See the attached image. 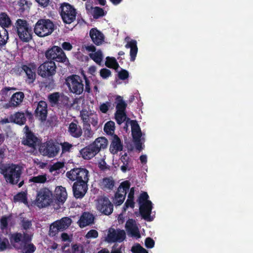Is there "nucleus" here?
<instances>
[{
    "label": "nucleus",
    "instance_id": "nucleus-1",
    "mask_svg": "<svg viewBox=\"0 0 253 253\" xmlns=\"http://www.w3.org/2000/svg\"><path fill=\"white\" fill-rule=\"evenodd\" d=\"M33 235L26 232H14L9 236L11 245L17 250H21L23 253H34L36 246L31 242Z\"/></svg>",
    "mask_w": 253,
    "mask_h": 253
},
{
    "label": "nucleus",
    "instance_id": "nucleus-2",
    "mask_svg": "<svg viewBox=\"0 0 253 253\" xmlns=\"http://www.w3.org/2000/svg\"><path fill=\"white\" fill-rule=\"evenodd\" d=\"M108 146V140L105 137H99L90 144L82 148L80 155L84 160H89L95 157L99 152Z\"/></svg>",
    "mask_w": 253,
    "mask_h": 253
},
{
    "label": "nucleus",
    "instance_id": "nucleus-3",
    "mask_svg": "<svg viewBox=\"0 0 253 253\" xmlns=\"http://www.w3.org/2000/svg\"><path fill=\"white\" fill-rule=\"evenodd\" d=\"M0 172L5 178L6 181L11 184H16L20 180L22 174L20 167L13 164L0 165Z\"/></svg>",
    "mask_w": 253,
    "mask_h": 253
},
{
    "label": "nucleus",
    "instance_id": "nucleus-4",
    "mask_svg": "<svg viewBox=\"0 0 253 253\" xmlns=\"http://www.w3.org/2000/svg\"><path fill=\"white\" fill-rule=\"evenodd\" d=\"M13 30L23 42H28L33 38L32 28L26 20L18 19L13 27Z\"/></svg>",
    "mask_w": 253,
    "mask_h": 253
},
{
    "label": "nucleus",
    "instance_id": "nucleus-5",
    "mask_svg": "<svg viewBox=\"0 0 253 253\" xmlns=\"http://www.w3.org/2000/svg\"><path fill=\"white\" fill-rule=\"evenodd\" d=\"M45 56L49 61L62 63L68 67L70 65L65 53L58 46L54 45L48 48L45 52Z\"/></svg>",
    "mask_w": 253,
    "mask_h": 253
},
{
    "label": "nucleus",
    "instance_id": "nucleus-6",
    "mask_svg": "<svg viewBox=\"0 0 253 253\" xmlns=\"http://www.w3.org/2000/svg\"><path fill=\"white\" fill-rule=\"evenodd\" d=\"M55 29L53 22L48 19H40L35 24L34 31L39 37L51 35Z\"/></svg>",
    "mask_w": 253,
    "mask_h": 253
},
{
    "label": "nucleus",
    "instance_id": "nucleus-7",
    "mask_svg": "<svg viewBox=\"0 0 253 253\" xmlns=\"http://www.w3.org/2000/svg\"><path fill=\"white\" fill-rule=\"evenodd\" d=\"M39 150L42 156L52 158L58 155L60 147L58 142L50 139L43 143L41 142Z\"/></svg>",
    "mask_w": 253,
    "mask_h": 253
},
{
    "label": "nucleus",
    "instance_id": "nucleus-8",
    "mask_svg": "<svg viewBox=\"0 0 253 253\" xmlns=\"http://www.w3.org/2000/svg\"><path fill=\"white\" fill-rule=\"evenodd\" d=\"M66 175L72 181L85 183L88 182L89 173V171L84 168H75L67 171Z\"/></svg>",
    "mask_w": 253,
    "mask_h": 253
},
{
    "label": "nucleus",
    "instance_id": "nucleus-9",
    "mask_svg": "<svg viewBox=\"0 0 253 253\" xmlns=\"http://www.w3.org/2000/svg\"><path fill=\"white\" fill-rule=\"evenodd\" d=\"M81 78L77 75H72L67 78L66 84L70 92L81 95L84 90V84Z\"/></svg>",
    "mask_w": 253,
    "mask_h": 253
},
{
    "label": "nucleus",
    "instance_id": "nucleus-10",
    "mask_svg": "<svg viewBox=\"0 0 253 253\" xmlns=\"http://www.w3.org/2000/svg\"><path fill=\"white\" fill-rule=\"evenodd\" d=\"M53 194L47 188H41L37 193L35 203L40 208L49 206L53 202Z\"/></svg>",
    "mask_w": 253,
    "mask_h": 253
},
{
    "label": "nucleus",
    "instance_id": "nucleus-11",
    "mask_svg": "<svg viewBox=\"0 0 253 253\" xmlns=\"http://www.w3.org/2000/svg\"><path fill=\"white\" fill-rule=\"evenodd\" d=\"M60 9V15L64 23L69 24L76 20L77 12L73 5L64 2L61 4Z\"/></svg>",
    "mask_w": 253,
    "mask_h": 253
},
{
    "label": "nucleus",
    "instance_id": "nucleus-12",
    "mask_svg": "<svg viewBox=\"0 0 253 253\" xmlns=\"http://www.w3.org/2000/svg\"><path fill=\"white\" fill-rule=\"evenodd\" d=\"M23 130L25 137H24L22 140V144L33 149H36L37 146H40L42 142L41 139L37 137L34 133L30 129L28 126H25Z\"/></svg>",
    "mask_w": 253,
    "mask_h": 253
},
{
    "label": "nucleus",
    "instance_id": "nucleus-13",
    "mask_svg": "<svg viewBox=\"0 0 253 253\" xmlns=\"http://www.w3.org/2000/svg\"><path fill=\"white\" fill-rule=\"evenodd\" d=\"M130 186V182L128 180L121 183L113 199V202L116 206H120L123 203Z\"/></svg>",
    "mask_w": 253,
    "mask_h": 253
},
{
    "label": "nucleus",
    "instance_id": "nucleus-14",
    "mask_svg": "<svg viewBox=\"0 0 253 253\" xmlns=\"http://www.w3.org/2000/svg\"><path fill=\"white\" fill-rule=\"evenodd\" d=\"M56 66L54 61H46L38 68V74L42 78L53 76L56 73Z\"/></svg>",
    "mask_w": 253,
    "mask_h": 253
},
{
    "label": "nucleus",
    "instance_id": "nucleus-15",
    "mask_svg": "<svg viewBox=\"0 0 253 253\" xmlns=\"http://www.w3.org/2000/svg\"><path fill=\"white\" fill-rule=\"evenodd\" d=\"M126 238V234L124 230H117V231L112 228L108 230V233L106 238V241L108 243H121Z\"/></svg>",
    "mask_w": 253,
    "mask_h": 253
},
{
    "label": "nucleus",
    "instance_id": "nucleus-16",
    "mask_svg": "<svg viewBox=\"0 0 253 253\" xmlns=\"http://www.w3.org/2000/svg\"><path fill=\"white\" fill-rule=\"evenodd\" d=\"M96 207L97 209L104 215H109L113 211V205L106 197H101L98 200Z\"/></svg>",
    "mask_w": 253,
    "mask_h": 253
},
{
    "label": "nucleus",
    "instance_id": "nucleus-17",
    "mask_svg": "<svg viewBox=\"0 0 253 253\" xmlns=\"http://www.w3.org/2000/svg\"><path fill=\"white\" fill-rule=\"evenodd\" d=\"M24 98L25 94L23 92H16L11 95L8 101L4 105V107L5 109H13L19 107L22 104Z\"/></svg>",
    "mask_w": 253,
    "mask_h": 253
},
{
    "label": "nucleus",
    "instance_id": "nucleus-18",
    "mask_svg": "<svg viewBox=\"0 0 253 253\" xmlns=\"http://www.w3.org/2000/svg\"><path fill=\"white\" fill-rule=\"evenodd\" d=\"M47 104L44 101H40L35 111V115L36 118L43 122L46 121L47 117Z\"/></svg>",
    "mask_w": 253,
    "mask_h": 253
},
{
    "label": "nucleus",
    "instance_id": "nucleus-19",
    "mask_svg": "<svg viewBox=\"0 0 253 253\" xmlns=\"http://www.w3.org/2000/svg\"><path fill=\"white\" fill-rule=\"evenodd\" d=\"M36 67L34 63H29L28 65H23V71L26 75V82L28 84H33L36 80Z\"/></svg>",
    "mask_w": 253,
    "mask_h": 253
},
{
    "label": "nucleus",
    "instance_id": "nucleus-20",
    "mask_svg": "<svg viewBox=\"0 0 253 253\" xmlns=\"http://www.w3.org/2000/svg\"><path fill=\"white\" fill-rule=\"evenodd\" d=\"M87 183L74 182L73 185V192L74 197L77 199H82L86 193L88 187Z\"/></svg>",
    "mask_w": 253,
    "mask_h": 253
},
{
    "label": "nucleus",
    "instance_id": "nucleus-21",
    "mask_svg": "<svg viewBox=\"0 0 253 253\" xmlns=\"http://www.w3.org/2000/svg\"><path fill=\"white\" fill-rule=\"evenodd\" d=\"M152 210V203L151 201H147L146 203L140 205L139 212L143 218L147 221H152L150 215Z\"/></svg>",
    "mask_w": 253,
    "mask_h": 253
},
{
    "label": "nucleus",
    "instance_id": "nucleus-22",
    "mask_svg": "<svg viewBox=\"0 0 253 253\" xmlns=\"http://www.w3.org/2000/svg\"><path fill=\"white\" fill-rule=\"evenodd\" d=\"M129 40L130 38L128 37L125 38V41L127 42V43L125 45V47L130 48V61L133 62L135 60L138 52V47L136 40H130V41H129Z\"/></svg>",
    "mask_w": 253,
    "mask_h": 253
},
{
    "label": "nucleus",
    "instance_id": "nucleus-23",
    "mask_svg": "<svg viewBox=\"0 0 253 253\" xmlns=\"http://www.w3.org/2000/svg\"><path fill=\"white\" fill-rule=\"evenodd\" d=\"M126 229L127 232L130 233L132 236L137 238L140 237L139 229L136 225L135 220L133 219H129L126 222L125 225Z\"/></svg>",
    "mask_w": 253,
    "mask_h": 253
},
{
    "label": "nucleus",
    "instance_id": "nucleus-24",
    "mask_svg": "<svg viewBox=\"0 0 253 253\" xmlns=\"http://www.w3.org/2000/svg\"><path fill=\"white\" fill-rule=\"evenodd\" d=\"M89 36L92 42L96 45H101L104 41L103 34L96 28L90 29Z\"/></svg>",
    "mask_w": 253,
    "mask_h": 253
},
{
    "label": "nucleus",
    "instance_id": "nucleus-25",
    "mask_svg": "<svg viewBox=\"0 0 253 253\" xmlns=\"http://www.w3.org/2000/svg\"><path fill=\"white\" fill-rule=\"evenodd\" d=\"M68 131L69 134L74 138H79L83 134V130L81 126L78 124V122H71L68 126Z\"/></svg>",
    "mask_w": 253,
    "mask_h": 253
},
{
    "label": "nucleus",
    "instance_id": "nucleus-26",
    "mask_svg": "<svg viewBox=\"0 0 253 253\" xmlns=\"http://www.w3.org/2000/svg\"><path fill=\"white\" fill-rule=\"evenodd\" d=\"M94 219V217L92 213L89 212H84L79 221V226L81 228L84 227L93 223Z\"/></svg>",
    "mask_w": 253,
    "mask_h": 253
},
{
    "label": "nucleus",
    "instance_id": "nucleus-27",
    "mask_svg": "<svg viewBox=\"0 0 253 253\" xmlns=\"http://www.w3.org/2000/svg\"><path fill=\"white\" fill-rule=\"evenodd\" d=\"M112 137V142L110 147V151L115 153L122 151L123 146L120 138L116 134H113Z\"/></svg>",
    "mask_w": 253,
    "mask_h": 253
},
{
    "label": "nucleus",
    "instance_id": "nucleus-28",
    "mask_svg": "<svg viewBox=\"0 0 253 253\" xmlns=\"http://www.w3.org/2000/svg\"><path fill=\"white\" fill-rule=\"evenodd\" d=\"M55 200L59 203H63L67 197V193L65 187L59 186L55 188Z\"/></svg>",
    "mask_w": 253,
    "mask_h": 253
},
{
    "label": "nucleus",
    "instance_id": "nucleus-29",
    "mask_svg": "<svg viewBox=\"0 0 253 253\" xmlns=\"http://www.w3.org/2000/svg\"><path fill=\"white\" fill-rule=\"evenodd\" d=\"M11 118L12 119V123L19 126L25 125L27 121L26 115L23 112H17L11 115Z\"/></svg>",
    "mask_w": 253,
    "mask_h": 253
},
{
    "label": "nucleus",
    "instance_id": "nucleus-30",
    "mask_svg": "<svg viewBox=\"0 0 253 253\" xmlns=\"http://www.w3.org/2000/svg\"><path fill=\"white\" fill-rule=\"evenodd\" d=\"M88 13H90L94 19H97L105 16L106 12L103 8L98 6H91L90 8L86 7Z\"/></svg>",
    "mask_w": 253,
    "mask_h": 253
},
{
    "label": "nucleus",
    "instance_id": "nucleus-31",
    "mask_svg": "<svg viewBox=\"0 0 253 253\" xmlns=\"http://www.w3.org/2000/svg\"><path fill=\"white\" fill-rule=\"evenodd\" d=\"M99 186L103 190H112L115 185V181L112 177H104L99 182Z\"/></svg>",
    "mask_w": 253,
    "mask_h": 253
},
{
    "label": "nucleus",
    "instance_id": "nucleus-32",
    "mask_svg": "<svg viewBox=\"0 0 253 253\" xmlns=\"http://www.w3.org/2000/svg\"><path fill=\"white\" fill-rule=\"evenodd\" d=\"M11 23V20L6 13L1 12L0 13V25L2 27V30L9 27Z\"/></svg>",
    "mask_w": 253,
    "mask_h": 253
},
{
    "label": "nucleus",
    "instance_id": "nucleus-33",
    "mask_svg": "<svg viewBox=\"0 0 253 253\" xmlns=\"http://www.w3.org/2000/svg\"><path fill=\"white\" fill-rule=\"evenodd\" d=\"M17 88L14 87L5 86L0 90V100L5 101L9 98L11 92L10 91L16 90Z\"/></svg>",
    "mask_w": 253,
    "mask_h": 253
},
{
    "label": "nucleus",
    "instance_id": "nucleus-34",
    "mask_svg": "<svg viewBox=\"0 0 253 253\" xmlns=\"http://www.w3.org/2000/svg\"><path fill=\"white\" fill-rule=\"evenodd\" d=\"M55 222L60 231H62L71 225L72 220L69 217H65L61 218L59 220L56 221Z\"/></svg>",
    "mask_w": 253,
    "mask_h": 253
},
{
    "label": "nucleus",
    "instance_id": "nucleus-35",
    "mask_svg": "<svg viewBox=\"0 0 253 253\" xmlns=\"http://www.w3.org/2000/svg\"><path fill=\"white\" fill-rule=\"evenodd\" d=\"M117 105L116 106V112H126L127 104L123 100V97L117 95L115 99Z\"/></svg>",
    "mask_w": 253,
    "mask_h": 253
},
{
    "label": "nucleus",
    "instance_id": "nucleus-36",
    "mask_svg": "<svg viewBox=\"0 0 253 253\" xmlns=\"http://www.w3.org/2000/svg\"><path fill=\"white\" fill-rule=\"evenodd\" d=\"M120 160L123 165L121 167V169L123 172H126L127 170H130L129 168V164L131 161V159L128 156L126 153L123 155Z\"/></svg>",
    "mask_w": 253,
    "mask_h": 253
},
{
    "label": "nucleus",
    "instance_id": "nucleus-37",
    "mask_svg": "<svg viewBox=\"0 0 253 253\" xmlns=\"http://www.w3.org/2000/svg\"><path fill=\"white\" fill-rule=\"evenodd\" d=\"M61 93L55 92L49 94L47 96V99L50 103L51 106L54 107L58 106L60 99Z\"/></svg>",
    "mask_w": 253,
    "mask_h": 253
},
{
    "label": "nucleus",
    "instance_id": "nucleus-38",
    "mask_svg": "<svg viewBox=\"0 0 253 253\" xmlns=\"http://www.w3.org/2000/svg\"><path fill=\"white\" fill-rule=\"evenodd\" d=\"M13 202L14 203L20 202L24 203L25 205L28 204V199L27 193L25 192H20L13 197Z\"/></svg>",
    "mask_w": 253,
    "mask_h": 253
},
{
    "label": "nucleus",
    "instance_id": "nucleus-39",
    "mask_svg": "<svg viewBox=\"0 0 253 253\" xmlns=\"http://www.w3.org/2000/svg\"><path fill=\"white\" fill-rule=\"evenodd\" d=\"M70 105V101L69 97L63 93H61L57 107L58 108H65L68 107Z\"/></svg>",
    "mask_w": 253,
    "mask_h": 253
},
{
    "label": "nucleus",
    "instance_id": "nucleus-40",
    "mask_svg": "<svg viewBox=\"0 0 253 253\" xmlns=\"http://www.w3.org/2000/svg\"><path fill=\"white\" fill-rule=\"evenodd\" d=\"M47 181V175L44 173L42 175H38L37 176H34L29 179V181L34 183H44Z\"/></svg>",
    "mask_w": 253,
    "mask_h": 253
},
{
    "label": "nucleus",
    "instance_id": "nucleus-41",
    "mask_svg": "<svg viewBox=\"0 0 253 253\" xmlns=\"http://www.w3.org/2000/svg\"><path fill=\"white\" fill-rule=\"evenodd\" d=\"M115 126V123L113 121H110L107 122L104 127V131L109 135L113 136L114 134Z\"/></svg>",
    "mask_w": 253,
    "mask_h": 253
},
{
    "label": "nucleus",
    "instance_id": "nucleus-42",
    "mask_svg": "<svg viewBox=\"0 0 253 253\" xmlns=\"http://www.w3.org/2000/svg\"><path fill=\"white\" fill-rule=\"evenodd\" d=\"M8 39V31L6 29L0 30V49L7 43Z\"/></svg>",
    "mask_w": 253,
    "mask_h": 253
},
{
    "label": "nucleus",
    "instance_id": "nucleus-43",
    "mask_svg": "<svg viewBox=\"0 0 253 253\" xmlns=\"http://www.w3.org/2000/svg\"><path fill=\"white\" fill-rule=\"evenodd\" d=\"M105 65L109 68H113L115 70H117L119 67V65L115 58L110 57L106 58Z\"/></svg>",
    "mask_w": 253,
    "mask_h": 253
},
{
    "label": "nucleus",
    "instance_id": "nucleus-44",
    "mask_svg": "<svg viewBox=\"0 0 253 253\" xmlns=\"http://www.w3.org/2000/svg\"><path fill=\"white\" fill-rule=\"evenodd\" d=\"M89 56L97 64H100L103 59V54L100 50H98L94 53H89Z\"/></svg>",
    "mask_w": 253,
    "mask_h": 253
},
{
    "label": "nucleus",
    "instance_id": "nucleus-45",
    "mask_svg": "<svg viewBox=\"0 0 253 253\" xmlns=\"http://www.w3.org/2000/svg\"><path fill=\"white\" fill-rule=\"evenodd\" d=\"M45 78V80L42 82L43 86L48 89L51 90L53 89L55 86V84L52 76Z\"/></svg>",
    "mask_w": 253,
    "mask_h": 253
},
{
    "label": "nucleus",
    "instance_id": "nucleus-46",
    "mask_svg": "<svg viewBox=\"0 0 253 253\" xmlns=\"http://www.w3.org/2000/svg\"><path fill=\"white\" fill-rule=\"evenodd\" d=\"M115 117L117 124L119 125L122 124L126 121V119L129 120V118L126 117V112H116Z\"/></svg>",
    "mask_w": 253,
    "mask_h": 253
},
{
    "label": "nucleus",
    "instance_id": "nucleus-47",
    "mask_svg": "<svg viewBox=\"0 0 253 253\" xmlns=\"http://www.w3.org/2000/svg\"><path fill=\"white\" fill-rule=\"evenodd\" d=\"M12 217L11 214L8 216L3 215L0 219V228L1 230L7 229L8 228V221Z\"/></svg>",
    "mask_w": 253,
    "mask_h": 253
},
{
    "label": "nucleus",
    "instance_id": "nucleus-48",
    "mask_svg": "<svg viewBox=\"0 0 253 253\" xmlns=\"http://www.w3.org/2000/svg\"><path fill=\"white\" fill-rule=\"evenodd\" d=\"M93 134L91 129L90 125L84 126V136L86 140H88L91 138Z\"/></svg>",
    "mask_w": 253,
    "mask_h": 253
},
{
    "label": "nucleus",
    "instance_id": "nucleus-49",
    "mask_svg": "<svg viewBox=\"0 0 253 253\" xmlns=\"http://www.w3.org/2000/svg\"><path fill=\"white\" fill-rule=\"evenodd\" d=\"M59 144V147L61 146L62 150V154L67 152H70L73 147V145L68 142H61Z\"/></svg>",
    "mask_w": 253,
    "mask_h": 253
},
{
    "label": "nucleus",
    "instance_id": "nucleus-50",
    "mask_svg": "<svg viewBox=\"0 0 253 253\" xmlns=\"http://www.w3.org/2000/svg\"><path fill=\"white\" fill-rule=\"evenodd\" d=\"M80 117L83 122V126L90 125L89 123L90 117H89L88 113L87 111L82 110L81 111Z\"/></svg>",
    "mask_w": 253,
    "mask_h": 253
},
{
    "label": "nucleus",
    "instance_id": "nucleus-51",
    "mask_svg": "<svg viewBox=\"0 0 253 253\" xmlns=\"http://www.w3.org/2000/svg\"><path fill=\"white\" fill-rule=\"evenodd\" d=\"M59 231H61L56 224V222L55 221L50 226L49 235L51 237H54L56 236Z\"/></svg>",
    "mask_w": 253,
    "mask_h": 253
},
{
    "label": "nucleus",
    "instance_id": "nucleus-52",
    "mask_svg": "<svg viewBox=\"0 0 253 253\" xmlns=\"http://www.w3.org/2000/svg\"><path fill=\"white\" fill-rule=\"evenodd\" d=\"M20 225L21 227L25 230H27L31 228L32 226V221L30 220L27 219L26 218H21Z\"/></svg>",
    "mask_w": 253,
    "mask_h": 253
},
{
    "label": "nucleus",
    "instance_id": "nucleus-53",
    "mask_svg": "<svg viewBox=\"0 0 253 253\" xmlns=\"http://www.w3.org/2000/svg\"><path fill=\"white\" fill-rule=\"evenodd\" d=\"M9 246V243L8 239L4 237L1 239L0 237V251H5Z\"/></svg>",
    "mask_w": 253,
    "mask_h": 253
},
{
    "label": "nucleus",
    "instance_id": "nucleus-54",
    "mask_svg": "<svg viewBox=\"0 0 253 253\" xmlns=\"http://www.w3.org/2000/svg\"><path fill=\"white\" fill-rule=\"evenodd\" d=\"M149 196L146 192H143L141 194H140L138 199V202L139 205L143 204V203H146L147 201H150L148 200Z\"/></svg>",
    "mask_w": 253,
    "mask_h": 253
},
{
    "label": "nucleus",
    "instance_id": "nucleus-55",
    "mask_svg": "<svg viewBox=\"0 0 253 253\" xmlns=\"http://www.w3.org/2000/svg\"><path fill=\"white\" fill-rule=\"evenodd\" d=\"M100 75L104 79H107L111 75V72L106 68H103L100 70Z\"/></svg>",
    "mask_w": 253,
    "mask_h": 253
},
{
    "label": "nucleus",
    "instance_id": "nucleus-56",
    "mask_svg": "<svg viewBox=\"0 0 253 253\" xmlns=\"http://www.w3.org/2000/svg\"><path fill=\"white\" fill-rule=\"evenodd\" d=\"M129 77L128 72L125 70L122 69L118 73V77L121 80H125Z\"/></svg>",
    "mask_w": 253,
    "mask_h": 253
},
{
    "label": "nucleus",
    "instance_id": "nucleus-57",
    "mask_svg": "<svg viewBox=\"0 0 253 253\" xmlns=\"http://www.w3.org/2000/svg\"><path fill=\"white\" fill-rule=\"evenodd\" d=\"M111 106V102L107 101L102 103L100 106V110L103 113H106L109 110V108Z\"/></svg>",
    "mask_w": 253,
    "mask_h": 253
},
{
    "label": "nucleus",
    "instance_id": "nucleus-58",
    "mask_svg": "<svg viewBox=\"0 0 253 253\" xmlns=\"http://www.w3.org/2000/svg\"><path fill=\"white\" fill-rule=\"evenodd\" d=\"M130 125L131 126V132H134V131L140 130V127L138 124L137 122L135 120H132L130 121Z\"/></svg>",
    "mask_w": 253,
    "mask_h": 253
},
{
    "label": "nucleus",
    "instance_id": "nucleus-59",
    "mask_svg": "<svg viewBox=\"0 0 253 253\" xmlns=\"http://www.w3.org/2000/svg\"><path fill=\"white\" fill-rule=\"evenodd\" d=\"M145 245L146 248L151 249L154 247L155 242L152 238L148 237L145 239Z\"/></svg>",
    "mask_w": 253,
    "mask_h": 253
},
{
    "label": "nucleus",
    "instance_id": "nucleus-60",
    "mask_svg": "<svg viewBox=\"0 0 253 253\" xmlns=\"http://www.w3.org/2000/svg\"><path fill=\"white\" fill-rule=\"evenodd\" d=\"M98 236V232L94 229L90 230L86 234V237L87 238H96Z\"/></svg>",
    "mask_w": 253,
    "mask_h": 253
},
{
    "label": "nucleus",
    "instance_id": "nucleus-61",
    "mask_svg": "<svg viewBox=\"0 0 253 253\" xmlns=\"http://www.w3.org/2000/svg\"><path fill=\"white\" fill-rule=\"evenodd\" d=\"M84 78L85 81V87L84 91L87 93L91 92L90 83L89 79L86 77L85 75H84Z\"/></svg>",
    "mask_w": 253,
    "mask_h": 253
},
{
    "label": "nucleus",
    "instance_id": "nucleus-62",
    "mask_svg": "<svg viewBox=\"0 0 253 253\" xmlns=\"http://www.w3.org/2000/svg\"><path fill=\"white\" fill-rule=\"evenodd\" d=\"M134 207V199H127L124 206V210H126L129 207L133 208Z\"/></svg>",
    "mask_w": 253,
    "mask_h": 253
},
{
    "label": "nucleus",
    "instance_id": "nucleus-63",
    "mask_svg": "<svg viewBox=\"0 0 253 253\" xmlns=\"http://www.w3.org/2000/svg\"><path fill=\"white\" fill-rule=\"evenodd\" d=\"M72 253H83L82 247L77 244H74L72 246Z\"/></svg>",
    "mask_w": 253,
    "mask_h": 253
},
{
    "label": "nucleus",
    "instance_id": "nucleus-64",
    "mask_svg": "<svg viewBox=\"0 0 253 253\" xmlns=\"http://www.w3.org/2000/svg\"><path fill=\"white\" fill-rule=\"evenodd\" d=\"M61 46L63 50L70 51L73 48L72 45L69 42H63L61 44Z\"/></svg>",
    "mask_w": 253,
    "mask_h": 253
}]
</instances>
